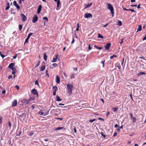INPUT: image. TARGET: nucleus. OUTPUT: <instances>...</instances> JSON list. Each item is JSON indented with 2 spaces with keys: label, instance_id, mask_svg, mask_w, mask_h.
<instances>
[{
  "label": "nucleus",
  "instance_id": "1",
  "mask_svg": "<svg viewBox=\"0 0 146 146\" xmlns=\"http://www.w3.org/2000/svg\"><path fill=\"white\" fill-rule=\"evenodd\" d=\"M108 6L107 8L111 11V12L112 14V16H114V9L113 7L111 6L110 4H108Z\"/></svg>",
  "mask_w": 146,
  "mask_h": 146
},
{
  "label": "nucleus",
  "instance_id": "2",
  "mask_svg": "<svg viewBox=\"0 0 146 146\" xmlns=\"http://www.w3.org/2000/svg\"><path fill=\"white\" fill-rule=\"evenodd\" d=\"M21 16L22 18V21H25L27 20V18L23 14L21 13Z\"/></svg>",
  "mask_w": 146,
  "mask_h": 146
},
{
  "label": "nucleus",
  "instance_id": "3",
  "mask_svg": "<svg viewBox=\"0 0 146 146\" xmlns=\"http://www.w3.org/2000/svg\"><path fill=\"white\" fill-rule=\"evenodd\" d=\"M67 87L68 90H72V89L73 88V86L71 84H67Z\"/></svg>",
  "mask_w": 146,
  "mask_h": 146
},
{
  "label": "nucleus",
  "instance_id": "4",
  "mask_svg": "<svg viewBox=\"0 0 146 146\" xmlns=\"http://www.w3.org/2000/svg\"><path fill=\"white\" fill-rule=\"evenodd\" d=\"M84 17L87 18H92V15L90 13H86L84 15Z\"/></svg>",
  "mask_w": 146,
  "mask_h": 146
},
{
  "label": "nucleus",
  "instance_id": "5",
  "mask_svg": "<svg viewBox=\"0 0 146 146\" xmlns=\"http://www.w3.org/2000/svg\"><path fill=\"white\" fill-rule=\"evenodd\" d=\"M32 93L38 96V93L37 90L35 89H33L31 91Z\"/></svg>",
  "mask_w": 146,
  "mask_h": 146
},
{
  "label": "nucleus",
  "instance_id": "6",
  "mask_svg": "<svg viewBox=\"0 0 146 146\" xmlns=\"http://www.w3.org/2000/svg\"><path fill=\"white\" fill-rule=\"evenodd\" d=\"M13 5L16 7L18 9H20V6L17 4V2L16 1H14L13 3Z\"/></svg>",
  "mask_w": 146,
  "mask_h": 146
},
{
  "label": "nucleus",
  "instance_id": "7",
  "mask_svg": "<svg viewBox=\"0 0 146 146\" xmlns=\"http://www.w3.org/2000/svg\"><path fill=\"white\" fill-rule=\"evenodd\" d=\"M38 17L36 16H34L32 20V22L35 23L37 21Z\"/></svg>",
  "mask_w": 146,
  "mask_h": 146
},
{
  "label": "nucleus",
  "instance_id": "8",
  "mask_svg": "<svg viewBox=\"0 0 146 146\" xmlns=\"http://www.w3.org/2000/svg\"><path fill=\"white\" fill-rule=\"evenodd\" d=\"M57 2V8H56V9L57 10H59V8H58L60 6V0H58Z\"/></svg>",
  "mask_w": 146,
  "mask_h": 146
},
{
  "label": "nucleus",
  "instance_id": "9",
  "mask_svg": "<svg viewBox=\"0 0 146 146\" xmlns=\"http://www.w3.org/2000/svg\"><path fill=\"white\" fill-rule=\"evenodd\" d=\"M17 104V101L16 100H15L12 103V106L13 107L15 106Z\"/></svg>",
  "mask_w": 146,
  "mask_h": 146
},
{
  "label": "nucleus",
  "instance_id": "10",
  "mask_svg": "<svg viewBox=\"0 0 146 146\" xmlns=\"http://www.w3.org/2000/svg\"><path fill=\"white\" fill-rule=\"evenodd\" d=\"M111 44L110 43H108L105 46V48L106 49L108 50L111 46Z\"/></svg>",
  "mask_w": 146,
  "mask_h": 146
},
{
  "label": "nucleus",
  "instance_id": "11",
  "mask_svg": "<svg viewBox=\"0 0 146 146\" xmlns=\"http://www.w3.org/2000/svg\"><path fill=\"white\" fill-rule=\"evenodd\" d=\"M58 57V55H55V57L53 58L52 59V60L51 61L52 62H54L56 61Z\"/></svg>",
  "mask_w": 146,
  "mask_h": 146
},
{
  "label": "nucleus",
  "instance_id": "12",
  "mask_svg": "<svg viewBox=\"0 0 146 146\" xmlns=\"http://www.w3.org/2000/svg\"><path fill=\"white\" fill-rule=\"evenodd\" d=\"M42 5H39V6L38 7V8L37 9V13L39 14L41 11V8H42Z\"/></svg>",
  "mask_w": 146,
  "mask_h": 146
},
{
  "label": "nucleus",
  "instance_id": "13",
  "mask_svg": "<svg viewBox=\"0 0 146 146\" xmlns=\"http://www.w3.org/2000/svg\"><path fill=\"white\" fill-rule=\"evenodd\" d=\"M14 65V64L13 63H11L9 66V68L11 69H13V66Z\"/></svg>",
  "mask_w": 146,
  "mask_h": 146
},
{
  "label": "nucleus",
  "instance_id": "14",
  "mask_svg": "<svg viewBox=\"0 0 146 146\" xmlns=\"http://www.w3.org/2000/svg\"><path fill=\"white\" fill-rule=\"evenodd\" d=\"M60 79L59 78L58 75H57L56 76V82L57 83H60Z\"/></svg>",
  "mask_w": 146,
  "mask_h": 146
},
{
  "label": "nucleus",
  "instance_id": "15",
  "mask_svg": "<svg viewBox=\"0 0 146 146\" xmlns=\"http://www.w3.org/2000/svg\"><path fill=\"white\" fill-rule=\"evenodd\" d=\"M45 66H42L40 68V71H43L45 69Z\"/></svg>",
  "mask_w": 146,
  "mask_h": 146
},
{
  "label": "nucleus",
  "instance_id": "16",
  "mask_svg": "<svg viewBox=\"0 0 146 146\" xmlns=\"http://www.w3.org/2000/svg\"><path fill=\"white\" fill-rule=\"evenodd\" d=\"M58 90V88L57 86H54L53 87V91L56 92Z\"/></svg>",
  "mask_w": 146,
  "mask_h": 146
},
{
  "label": "nucleus",
  "instance_id": "17",
  "mask_svg": "<svg viewBox=\"0 0 146 146\" xmlns=\"http://www.w3.org/2000/svg\"><path fill=\"white\" fill-rule=\"evenodd\" d=\"M56 100L57 101H62V100L60 98L59 96H56Z\"/></svg>",
  "mask_w": 146,
  "mask_h": 146
},
{
  "label": "nucleus",
  "instance_id": "18",
  "mask_svg": "<svg viewBox=\"0 0 146 146\" xmlns=\"http://www.w3.org/2000/svg\"><path fill=\"white\" fill-rule=\"evenodd\" d=\"M92 5V3L90 4H88L86 5V7H85V9L88 8L91 6Z\"/></svg>",
  "mask_w": 146,
  "mask_h": 146
},
{
  "label": "nucleus",
  "instance_id": "19",
  "mask_svg": "<svg viewBox=\"0 0 146 146\" xmlns=\"http://www.w3.org/2000/svg\"><path fill=\"white\" fill-rule=\"evenodd\" d=\"M142 29V27L141 25H139V26L138 28L137 29V32L139 31H141V30Z\"/></svg>",
  "mask_w": 146,
  "mask_h": 146
},
{
  "label": "nucleus",
  "instance_id": "20",
  "mask_svg": "<svg viewBox=\"0 0 146 146\" xmlns=\"http://www.w3.org/2000/svg\"><path fill=\"white\" fill-rule=\"evenodd\" d=\"M47 56L46 55V53H45L44 55V59L45 61H46L47 60Z\"/></svg>",
  "mask_w": 146,
  "mask_h": 146
},
{
  "label": "nucleus",
  "instance_id": "21",
  "mask_svg": "<svg viewBox=\"0 0 146 146\" xmlns=\"http://www.w3.org/2000/svg\"><path fill=\"white\" fill-rule=\"evenodd\" d=\"M38 114L41 115H42L44 116H45V114L42 111H39L38 113Z\"/></svg>",
  "mask_w": 146,
  "mask_h": 146
},
{
  "label": "nucleus",
  "instance_id": "22",
  "mask_svg": "<svg viewBox=\"0 0 146 146\" xmlns=\"http://www.w3.org/2000/svg\"><path fill=\"white\" fill-rule=\"evenodd\" d=\"M7 6L6 7V10H8V9H9L10 8V4H9V3H7Z\"/></svg>",
  "mask_w": 146,
  "mask_h": 146
},
{
  "label": "nucleus",
  "instance_id": "23",
  "mask_svg": "<svg viewBox=\"0 0 146 146\" xmlns=\"http://www.w3.org/2000/svg\"><path fill=\"white\" fill-rule=\"evenodd\" d=\"M145 74V73L142 72H141L137 74V75L138 76H140L142 74Z\"/></svg>",
  "mask_w": 146,
  "mask_h": 146
},
{
  "label": "nucleus",
  "instance_id": "24",
  "mask_svg": "<svg viewBox=\"0 0 146 146\" xmlns=\"http://www.w3.org/2000/svg\"><path fill=\"white\" fill-rule=\"evenodd\" d=\"M22 102L25 103V104H27L28 103V102L27 100L26 99H24L23 100H22Z\"/></svg>",
  "mask_w": 146,
  "mask_h": 146
},
{
  "label": "nucleus",
  "instance_id": "25",
  "mask_svg": "<svg viewBox=\"0 0 146 146\" xmlns=\"http://www.w3.org/2000/svg\"><path fill=\"white\" fill-rule=\"evenodd\" d=\"M97 37L98 38H104L103 36H102L100 34H98V36Z\"/></svg>",
  "mask_w": 146,
  "mask_h": 146
},
{
  "label": "nucleus",
  "instance_id": "26",
  "mask_svg": "<svg viewBox=\"0 0 146 146\" xmlns=\"http://www.w3.org/2000/svg\"><path fill=\"white\" fill-rule=\"evenodd\" d=\"M75 73H74L72 74L71 76V78L72 79L74 78L75 77Z\"/></svg>",
  "mask_w": 146,
  "mask_h": 146
},
{
  "label": "nucleus",
  "instance_id": "27",
  "mask_svg": "<svg viewBox=\"0 0 146 146\" xmlns=\"http://www.w3.org/2000/svg\"><path fill=\"white\" fill-rule=\"evenodd\" d=\"M72 90H68V93L69 94V95H70L72 94Z\"/></svg>",
  "mask_w": 146,
  "mask_h": 146
},
{
  "label": "nucleus",
  "instance_id": "28",
  "mask_svg": "<svg viewBox=\"0 0 146 146\" xmlns=\"http://www.w3.org/2000/svg\"><path fill=\"white\" fill-rule=\"evenodd\" d=\"M105 60H104L102 61L101 62V63H102V65H103V68L104 67V63H105Z\"/></svg>",
  "mask_w": 146,
  "mask_h": 146
},
{
  "label": "nucleus",
  "instance_id": "29",
  "mask_svg": "<svg viewBox=\"0 0 146 146\" xmlns=\"http://www.w3.org/2000/svg\"><path fill=\"white\" fill-rule=\"evenodd\" d=\"M42 143L44 146H47L48 144V143H44L43 142H42Z\"/></svg>",
  "mask_w": 146,
  "mask_h": 146
},
{
  "label": "nucleus",
  "instance_id": "30",
  "mask_svg": "<svg viewBox=\"0 0 146 146\" xmlns=\"http://www.w3.org/2000/svg\"><path fill=\"white\" fill-rule=\"evenodd\" d=\"M19 30L20 31H21L22 28V26L21 25H19Z\"/></svg>",
  "mask_w": 146,
  "mask_h": 146
},
{
  "label": "nucleus",
  "instance_id": "31",
  "mask_svg": "<svg viewBox=\"0 0 146 146\" xmlns=\"http://www.w3.org/2000/svg\"><path fill=\"white\" fill-rule=\"evenodd\" d=\"M118 23L116 25H118L119 26H120L122 25V23L121 21H119L118 22Z\"/></svg>",
  "mask_w": 146,
  "mask_h": 146
},
{
  "label": "nucleus",
  "instance_id": "32",
  "mask_svg": "<svg viewBox=\"0 0 146 146\" xmlns=\"http://www.w3.org/2000/svg\"><path fill=\"white\" fill-rule=\"evenodd\" d=\"M33 34V33H30L29 35H28V36L27 37V38H28H28H29V39L30 38V37Z\"/></svg>",
  "mask_w": 146,
  "mask_h": 146
},
{
  "label": "nucleus",
  "instance_id": "33",
  "mask_svg": "<svg viewBox=\"0 0 146 146\" xmlns=\"http://www.w3.org/2000/svg\"><path fill=\"white\" fill-rule=\"evenodd\" d=\"M33 134V131H31L29 133V135L30 136H32Z\"/></svg>",
  "mask_w": 146,
  "mask_h": 146
},
{
  "label": "nucleus",
  "instance_id": "34",
  "mask_svg": "<svg viewBox=\"0 0 146 146\" xmlns=\"http://www.w3.org/2000/svg\"><path fill=\"white\" fill-rule=\"evenodd\" d=\"M94 46L97 49H98L99 50H101V49H102V47H98L97 46H96V45H95Z\"/></svg>",
  "mask_w": 146,
  "mask_h": 146
},
{
  "label": "nucleus",
  "instance_id": "35",
  "mask_svg": "<svg viewBox=\"0 0 146 146\" xmlns=\"http://www.w3.org/2000/svg\"><path fill=\"white\" fill-rule=\"evenodd\" d=\"M52 66L54 67H56L58 66V65L56 63H53L52 64Z\"/></svg>",
  "mask_w": 146,
  "mask_h": 146
},
{
  "label": "nucleus",
  "instance_id": "36",
  "mask_svg": "<svg viewBox=\"0 0 146 146\" xmlns=\"http://www.w3.org/2000/svg\"><path fill=\"white\" fill-rule=\"evenodd\" d=\"M63 128V127H59L56 129V130H58Z\"/></svg>",
  "mask_w": 146,
  "mask_h": 146
},
{
  "label": "nucleus",
  "instance_id": "37",
  "mask_svg": "<svg viewBox=\"0 0 146 146\" xmlns=\"http://www.w3.org/2000/svg\"><path fill=\"white\" fill-rule=\"evenodd\" d=\"M118 108H113V110L114 112H115L118 109Z\"/></svg>",
  "mask_w": 146,
  "mask_h": 146
},
{
  "label": "nucleus",
  "instance_id": "38",
  "mask_svg": "<svg viewBox=\"0 0 146 146\" xmlns=\"http://www.w3.org/2000/svg\"><path fill=\"white\" fill-rule=\"evenodd\" d=\"M15 88H16V89H17V90H18L19 89V86H18V85H16L15 87Z\"/></svg>",
  "mask_w": 146,
  "mask_h": 146
},
{
  "label": "nucleus",
  "instance_id": "39",
  "mask_svg": "<svg viewBox=\"0 0 146 146\" xmlns=\"http://www.w3.org/2000/svg\"><path fill=\"white\" fill-rule=\"evenodd\" d=\"M132 118H133V122H135V121H136V118L135 117H133Z\"/></svg>",
  "mask_w": 146,
  "mask_h": 146
},
{
  "label": "nucleus",
  "instance_id": "40",
  "mask_svg": "<svg viewBox=\"0 0 146 146\" xmlns=\"http://www.w3.org/2000/svg\"><path fill=\"white\" fill-rule=\"evenodd\" d=\"M116 55H113L111 56L110 57V59H112L114 57H116Z\"/></svg>",
  "mask_w": 146,
  "mask_h": 146
},
{
  "label": "nucleus",
  "instance_id": "41",
  "mask_svg": "<svg viewBox=\"0 0 146 146\" xmlns=\"http://www.w3.org/2000/svg\"><path fill=\"white\" fill-rule=\"evenodd\" d=\"M40 64V61H39L37 63V64H36L35 67H36L38 66Z\"/></svg>",
  "mask_w": 146,
  "mask_h": 146
},
{
  "label": "nucleus",
  "instance_id": "42",
  "mask_svg": "<svg viewBox=\"0 0 146 146\" xmlns=\"http://www.w3.org/2000/svg\"><path fill=\"white\" fill-rule=\"evenodd\" d=\"M95 120H96L95 119H93L90 120H89V122H90L91 123H92V122H93V121H95Z\"/></svg>",
  "mask_w": 146,
  "mask_h": 146
},
{
  "label": "nucleus",
  "instance_id": "43",
  "mask_svg": "<svg viewBox=\"0 0 146 146\" xmlns=\"http://www.w3.org/2000/svg\"><path fill=\"white\" fill-rule=\"evenodd\" d=\"M8 125L10 127V128H11V124L10 121L9 122Z\"/></svg>",
  "mask_w": 146,
  "mask_h": 146
},
{
  "label": "nucleus",
  "instance_id": "44",
  "mask_svg": "<svg viewBox=\"0 0 146 146\" xmlns=\"http://www.w3.org/2000/svg\"><path fill=\"white\" fill-rule=\"evenodd\" d=\"M43 19L46 20L47 21H48V19L46 17H44L43 18Z\"/></svg>",
  "mask_w": 146,
  "mask_h": 146
},
{
  "label": "nucleus",
  "instance_id": "45",
  "mask_svg": "<svg viewBox=\"0 0 146 146\" xmlns=\"http://www.w3.org/2000/svg\"><path fill=\"white\" fill-rule=\"evenodd\" d=\"M76 127L75 126H74V132L75 133H76Z\"/></svg>",
  "mask_w": 146,
  "mask_h": 146
},
{
  "label": "nucleus",
  "instance_id": "46",
  "mask_svg": "<svg viewBox=\"0 0 146 146\" xmlns=\"http://www.w3.org/2000/svg\"><path fill=\"white\" fill-rule=\"evenodd\" d=\"M29 39V38L28 39V38H27L25 40V43L27 42L28 41Z\"/></svg>",
  "mask_w": 146,
  "mask_h": 146
},
{
  "label": "nucleus",
  "instance_id": "47",
  "mask_svg": "<svg viewBox=\"0 0 146 146\" xmlns=\"http://www.w3.org/2000/svg\"><path fill=\"white\" fill-rule=\"evenodd\" d=\"M123 40H124V38L122 39L121 41L119 42V43L120 44H122L123 43Z\"/></svg>",
  "mask_w": 146,
  "mask_h": 146
},
{
  "label": "nucleus",
  "instance_id": "48",
  "mask_svg": "<svg viewBox=\"0 0 146 146\" xmlns=\"http://www.w3.org/2000/svg\"><path fill=\"white\" fill-rule=\"evenodd\" d=\"M129 11H131L132 12H135V11L133 9H129Z\"/></svg>",
  "mask_w": 146,
  "mask_h": 146
},
{
  "label": "nucleus",
  "instance_id": "49",
  "mask_svg": "<svg viewBox=\"0 0 146 146\" xmlns=\"http://www.w3.org/2000/svg\"><path fill=\"white\" fill-rule=\"evenodd\" d=\"M22 131H20V132L18 134H17V136H19L21 134Z\"/></svg>",
  "mask_w": 146,
  "mask_h": 146
},
{
  "label": "nucleus",
  "instance_id": "50",
  "mask_svg": "<svg viewBox=\"0 0 146 146\" xmlns=\"http://www.w3.org/2000/svg\"><path fill=\"white\" fill-rule=\"evenodd\" d=\"M63 74L64 77H65V78H66L67 77V76H66L65 73V72H63Z\"/></svg>",
  "mask_w": 146,
  "mask_h": 146
},
{
  "label": "nucleus",
  "instance_id": "51",
  "mask_svg": "<svg viewBox=\"0 0 146 146\" xmlns=\"http://www.w3.org/2000/svg\"><path fill=\"white\" fill-rule=\"evenodd\" d=\"M117 133L116 132H115L113 134V136L115 137L117 135Z\"/></svg>",
  "mask_w": 146,
  "mask_h": 146
},
{
  "label": "nucleus",
  "instance_id": "52",
  "mask_svg": "<svg viewBox=\"0 0 146 146\" xmlns=\"http://www.w3.org/2000/svg\"><path fill=\"white\" fill-rule=\"evenodd\" d=\"M35 84L36 85H38V81L37 80H36L35 81Z\"/></svg>",
  "mask_w": 146,
  "mask_h": 146
},
{
  "label": "nucleus",
  "instance_id": "53",
  "mask_svg": "<svg viewBox=\"0 0 146 146\" xmlns=\"http://www.w3.org/2000/svg\"><path fill=\"white\" fill-rule=\"evenodd\" d=\"M13 76L12 75H9L8 76V78L10 79L12 78Z\"/></svg>",
  "mask_w": 146,
  "mask_h": 146
},
{
  "label": "nucleus",
  "instance_id": "54",
  "mask_svg": "<svg viewBox=\"0 0 146 146\" xmlns=\"http://www.w3.org/2000/svg\"><path fill=\"white\" fill-rule=\"evenodd\" d=\"M109 24V23H108L106 24L105 25H104L103 26V27H107L108 25Z\"/></svg>",
  "mask_w": 146,
  "mask_h": 146
},
{
  "label": "nucleus",
  "instance_id": "55",
  "mask_svg": "<svg viewBox=\"0 0 146 146\" xmlns=\"http://www.w3.org/2000/svg\"><path fill=\"white\" fill-rule=\"evenodd\" d=\"M91 47H90V45L89 44L88 46V49L89 50H91Z\"/></svg>",
  "mask_w": 146,
  "mask_h": 146
},
{
  "label": "nucleus",
  "instance_id": "56",
  "mask_svg": "<svg viewBox=\"0 0 146 146\" xmlns=\"http://www.w3.org/2000/svg\"><path fill=\"white\" fill-rule=\"evenodd\" d=\"M17 54H16L15 55V56H14L13 57V58L14 59H15V58H16V57H17Z\"/></svg>",
  "mask_w": 146,
  "mask_h": 146
},
{
  "label": "nucleus",
  "instance_id": "57",
  "mask_svg": "<svg viewBox=\"0 0 146 146\" xmlns=\"http://www.w3.org/2000/svg\"><path fill=\"white\" fill-rule=\"evenodd\" d=\"M123 10H126V11L129 10V9H126L125 8L123 7Z\"/></svg>",
  "mask_w": 146,
  "mask_h": 146
},
{
  "label": "nucleus",
  "instance_id": "58",
  "mask_svg": "<svg viewBox=\"0 0 146 146\" xmlns=\"http://www.w3.org/2000/svg\"><path fill=\"white\" fill-rule=\"evenodd\" d=\"M101 134H102V136L104 137V138H105L106 137V136L104 134H103V133H101Z\"/></svg>",
  "mask_w": 146,
  "mask_h": 146
},
{
  "label": "nucleus",
  "instance_id": "59",
  "mask_svg": "<svg viewBox=\"0 0 146 146\" xmlns=\"http://www.w3.org/2000/svg\"><path fill=\"white\" fill-rule=\"evenodd\" d=\"M56 94V92L53 91V95L55 96Z\"/></svg>",
  "mask_w": 146,
  "mask_h": 146
},
{
  "label": "nucleus",
  "instance_id": "60",
  "mask_svg": "<svg viewBox=\"0 0 146 146\" xmlns=\"http://www.w3.org/2000/svg\"><path fill=\"white\" fill-rule=\"evenodd\" d=\"M1 56L2 57L3 59V58L5 56L3 54H1Z\"/></svg>",
  "mask_w": 146,
  "mask_h": 146
},
{
  "label": "nucleus",
  "instance_id": "61",
  "mask_svg": "<svg viewBox=\"0 0 146 146\" xmlns=\"http://www.w3.org/2000/svg\"><path fill=\"white\" fill-rule=\"evenodd\" d=\"M129 115H130V117H131V118H133V115H132V114L131 113H129Z\"/></svg>",
  "mask_w": 146,
  "mask_h": 146
},
{
  "label": "nucleus",
  "instance_id": "62",
  "mask_svg": "<svg viewBox=\"0 0 146 146\" xmlns=\"http://www.w3.org/2000/svg\"><path fill=\"white\" fill-rule=\"evenodd\" d=\"M118 127V125L117 124H116L114 126V127L115 128L117 127Z\"/></svg>",
  "mask_w": 146,
  "mask_h": 146
},
{
  "label": "nucleus",
  "instance_id": "63",
  "mask_svg": "<svg viewBox=\"0 0 146 146\" xmlns=\"http://www.w3.org/2000/svg\"><path fill=\"white\" fill-rule=\"evenodd\" d=\"M74 42V39L73 38L72 41V44H73Z\"/></svg>",
  "mask_w": 146,
  "mask_h": 146
},
{
  "label": "nucleus",
  "instance_id": "64",
  "mask_svg": "<svg viewBox=\"0 0 146 146\" xmlns=\"http://www.w3.org/2000/svg\"><path fill=\"white\" fill-rule=\"evenodd\" d=\"M146 40V36L143 38V40Z\"/></svg>",
  "mask_w": 146,
  "mask_h": 146
}]
</instances>
